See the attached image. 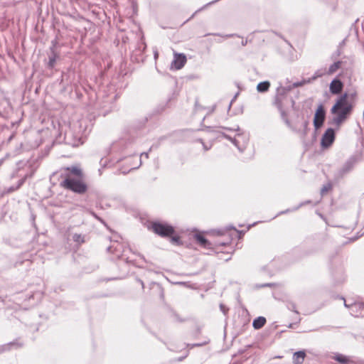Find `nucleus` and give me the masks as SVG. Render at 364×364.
<instances>
[{
	"instance_id": "obj_1",
	"label": "nucleus",
	"mask_w": 364,
	"mask_h": 364,
	"mask_svg": "<svg viewBox=\"0 0 364 364\" xmlns=\"http://www.w3.org/2000/svg\"><path fill=\"white\" fill-rule=\"evenodd\" d=\"M353 108V105L348 101V94L344 92L331 109V114L336 115L333 118L332 123L339 127L351 114Z\"/></svg>"
},
{
	"instance_id": "obj_2",
	"label": "nucleus",
	"mask_w": 364,
	"mask_h": 364,
	"mask_svg": "<svg viewBox=\"0 0 364 364\" xmlns=\"http://www.w3.org/2000/svg\"><path fill=\"white\" fill-rule=\"evenodd\" d=\"M17 168L15 171L11 175V178L21 177L18 181L16 188L18 189L23 185L28 178H31L34 175L38 168V165L34 161H18L16 164Z\"/></svg>"
},
{
	"instance_id": "obj_3",
	"label": "nucleus",
	"mask_w": 364,
	"mask_h": 364,
	"mask_svg": "<svg viewBox=\"0 0 364 364\" xmlns=\"http://www.w3.org/2000/svg\"><path fill=\"white\" fill-rule=\"evenodd\" d=\"M60 185L63 188L79 195L84 194L88 189L87 185L81 178H75L69 174L65 175Z\"/></svg>"
},
{
	"instance_id": "obj_4",
	"label": "nucleus",
	"mask_w": 364,
	"mask_h": 364,
	"mask_svg": "<svg viewBox=\"0 0 364 364\" xmlns=\"http://www.w3.org/2000/svg\"><path fill=\"white\" fill-rule=\"evenodd\" d=\"M222 129L230 131H235L238 132L236 136L233 138L225 133H222V136L224 138L230 141L240 152H242L246 148V146L249 141L248 136L240 132V129L239 126H237L236 128L222 127Z\"/></svg>"
},
{
	"instance_id": "obj_5",
	"label": "nucleus",
	"mask_w": 364,
	"mask_h": 364,
	"mask_svg": "<svg viewBox=\"0 0 364 364\" xmlns=\"http://www.w3.org/2000/svg\"><path fill=\"white\" fill-rule=\"evenodd\" d=\"M295 101L292 97H289L287 93H285L283 90H276V95L273 101V105L277 108L291 107L294 109Z\"/></svg>"
},
{
	"instance_id": "obj_6",
	"label": "nucleus",
	"mask_w": 364,
	"mask_h": 364,
	"mask_svg": "<svg viewBox=\"0 0 364 364\" xmlns=\"http://www.w3.org/2000/svg\"><path fill=\"white\" fill-rule=\"evenodd\" d=\"M107 250L108 252H112L116 255V257L118 259L124 260L127 263H132V264L135 265L136 267L143 268V267L140 264H138L135 262L134 260H129L127 257H126L125 253L127 252H131L130 248H124V246L122 244H116V245H112L107 248Z\"/></svg>"
},
{
	"instance_id": "obj_7",
	"label": "nucleus",
	"mask_w": 364,
	"mask_h": 364,
	"mask_svg": "<svg viewBox=\"0 0 364 364\" xmlns=\"http://www.w3.org/2000/svg\"><path fill=\"white\" fill-rule=\"evenodd\" d=\"M152 230L156 234L162 237H168L175 233L174 228L166 223L154 222Z\"/></svg>"
},
{
	"instance_id": "obj_8",
	"label": "nucleus",
	"mask_w": 364,
	"mask_h": 364,
	"mask_svg": "<svg viewBox=\"0 0 364 364\" xmlns=\"http://www.w3.org/2000/svg\"><path fill=\"white\" fill-rule=\"evenodd\" d=\"M356 162V159L354 156L350 157L342 166V167L338 170L335 173L334 177L336 181H339L343 178L345 175L348 173L354 167Z\"/></svg>"
},
{
	"instance_id": "obj_9",
	"label": "nucleus",
	"mask_w": 364,
	"mask_h": 364,
	"mask_svg": "<svg viewBox=\"0 0 364 364\" xmlns=\"http://www.w3.org/2000/svg\"><path fill=\"white\" fill-rule=\"evenodd\" d=\"M341 299L344 301L345 306L349 309L351 316L354 317H362L364 316V303L354 302L351 304H348L343 297H341Z\"/></svg>"
},
{
	"instance_id": "obj_10",
	"label": "nucleus",
	"mask_w": 364,
	"mask_h": 364,
	"mask_svg": "<svg viewBox=\"0 0 364 364\" xmlns=\"http://www.w3.org/2000/svg\"><path fill=\"white\" fill-rule=\"evenodd\" d=\"M326 118V111L322 105H320L314 114V126L315 129H318L322 127Z\"/></svg>"
},
{
	"instance_id": "obj_11",
	"label": "nucleus",
	"mask_w": 364,
	"mask_h": 364,
	"mask_svg": "<svg viewBox=\"0 0 364 364\" xmlns=\"http://www.w3.org/2000/svg\"><path fill=\"white\" fill-rule=\"evenodd\" d=\"M335 131L333 128H328L321 137V145L323 148H328L335 140Z\"/></svg>"
},
{
	"instance_id": "obj_12",
	"label": "nucleus",
	"mask_w": 364,
	"mask_h": 364,
	"mask_svg": "<svg viewBox=\"0 0 364 364\" xmlns=\"http://www.w3.org/2000/svg\"><path fill=\"white\" fill-rule=\"evenodd\" d=\"M307 83H310V80H306V79H304L301 81L295 82L291 84L289 80L287 78L285 84L283 85L282 83H279V85L277 89L283 90L285 93L288 94L293 88L303 86Z\"/></svg>"
},
{
	"instance_id": "obj_13",
	"label": "nucleus",
	"mask_w": 364,
	"mask_h": 364,
	"mask_svg": "<svg viewBox=\"0 0 364 364\" xmlns=\"http://www.w3.org/2000/svg\"><path fill=\"white\" fill-rule=\"evenodd\" d=\"M186 63V57L183 53H176L174 55V59L172 62L171 65L173 66L176 70L182 68Z\"/></svg>"
},
{
	"instance_id": "obj_14",
	"label": "nucleus",
	"mask_w": 364,
	"mask_h": 364,
	"mask_svg": "<svg viewBox=\"0 0 364 364\" xmlns=\"http://www.w3.org/2000/svg\"><path fill=\"white\" fill-rule=\"evenodd\" d=\"M343 84L341 80L335 78L330 83V92L333 95L340 94L343 90Z\"/></svg>"
},
{
	"instance_id": "obj_15",
	"label": "nucleus",
	"mask_w": 364,
	"mask_h": 364,
	"mask_svg": "<svg viewBox=\"0 0 364 364\" xmlns=\"http://www.w3.org/2000/svg\"><path fill=\"white\" fill-rule=\"evenodd\" d=\"M59 58L58 54L53 50V48H50V53L48 55V61L46 67L49 70H52L55 66L56 60Z\"/></svg>"
},
{
	"instance_id": "obj_16",
	"label": "nucleus",
	"mask_w": 364,
	"mask_h": 364,
	"mask_svg": "<svg viewBox=\"0 0 364 364\" xmlns=\"http://www.w3.org/2000/svg\"><path fill=\"white\" fill-rule=\"evenodd\" d=\"M197 242L203 248L211 250L213 249V245L203 235L196 233L194 235Z\"/></svg>"
},
{
	"instance_id": "obj_17",
	"label": "nucleus",
	"mask_w": 364,
	"mask_h": 364,
	"mask_svg": "<svg viewBox=\"0 0 364 364\" xmlns=\"http://www.w3.org/2000/svg\"><path fill=\"white\" fill-rule=\"evenodd\" d=\"M65 170L68 172V173H67V174H69L70 176L73 175V176L78 177L80 178H82V176H83L82 171L81 168L77 166H70V167H66L65 168ZM65 175H66V173H65Z\"/></svg>"
},
{
	"instance_id": "obj_18",
	"label": "nucleus",
	"mask_w": 364,
	"mask_h": 364,
	"mask_svg": "<svg viewBox=\"0 0 364 364\" xmlns=\"http://www.w3.org/2000/svg\"><path fill=\"white\" fill-rule=\"evenodd\" d=\"M306 355V352L304 350L295 352L292 358L294 364H303Z\"/></svg>"
},
{
	"instance_id": "obj_19",
	"label": "nucleus",
	"mask_w": 364,
	"mask_h": 364,
	"mask_svg": "<svg viewBox=\"0 0 364 364\" xmlns=\"http://www.w3.org/2000/svg\"><path fill=\"white\" fill-rule=\"evenodd\" d=\"M71 75L74 76L73 72L68 71L66 73L63 72L62 73V79H61L60 84H62V85L63 87H65L68 86L69 85L72 84L73 80L71 79Z\"/></svg>"
},
{
	"instance_id": "obj_20",
	"label": "nucleus",
	"mask_w": 364,
	"mask_h": 364,
	"mask_svg": "<svg viewBox=\"0 0 364 364\" xmlns=\"http://www.w3.org/2000/svg\"><path fill=\"white\" fill-rule=\"evenodd\" d=\"M311 203H312V201L311 200H307L303 201L301 203H299L297 206L294 207L293 208H288V209H286L284 210H282V211L279 212L277 215V216L280 215H283V214H286V213H290V212L296 211L297 210H299L302 206L308 205V204H311Z\"/></svg>"
},
{
	"instance_id": "obj_21",
	"label": "nucleus",
	"mask_w": 364,
	"mask_h": 364,
	"mask_svg": "<svg viewBox=\"0 0 364 364\" xmlns=\"http://www.w3.org/2000/svg\"><path fill=\"white\" fill-rule=\"evenodd\" d=\"M266 321L264 316H258L253 320L252 326L256 330L260 329L265 325Z\"/></svg>"
},
{
	"instance_id": "obj_22",
	"label": "nucleus",
	"mask_w": 364,
	"mask_h": 364,
	"mask_svg": "<svg viewBox=\"0 0 364 364\" xmlns=\"http://www.w3.org/2000/svg\"><path fill=\"white\" fill-rule=\"evenodd\" d=\"M269 87H270V82L269 81L266 80V81L260 82L257 85V90L261 93L266 92L269 90Z\"/></svg>"
},
{
	"instance_id": "obj_23",
	"label": "nucleus",
	"mask_w": 364,
	"mask_h": 364,
	"mask_svg": "<svg viewBox=\"0 0 364 364\" xmlns=\"http://www.w3.org/2000/svg\"><path fill=\"white\" fill-rule=\"evenodd\" d=\"M72 240L75 242L77 245H81L83 244L85 240V235L79 233H73L72 234Z\"/></svg>"
},
{
	"instance_id": "obj_24",
	"label": "nucleus",
	"mask_w": 364,
	"mask_h": 364,
	"mask_svg": "<svg viewBox=\"0 0 364 364\" xmlns=\"http://www.w3.org/2000/svg\"><path fill=\"white\" fill-rule=\"evenodd\" d=\"M333 358L340 363H342V364H347L350 362V359L349 358H348L347 356L343 355V354H341V353H336L333 357Z\"/></svg>"
},
{
	"instance_id": "obj_25",
	"label": "nucleus",
	"mask_w": 364,
	"mask_h": 364,
	"mask_svg": "<svg viewBox=\"0 0 364 364\" xmlns=\"http://www.w3.org/2000/svg\"><path fill=\"white\" fill-rule=\"evenodd\" d=\"M342 62L338 60L335 63H333L332 65H330L328 70V74H333L341 66Z\"/></svg>"
},
{
	"instance_id": "obj_26",
	"label": "nucleus",
	"mask_w": 364,
	"mask_h": 364,
	"mask_svg": "<svg viewBox=\"0 0 364 364\" xmlns=\"http://www.w3.org/2000/svg\"><path fill=\"white\" fill-rule=\"evenodd\" d=\"M287 307L289 310L294 312L296 314H299V311L296 310V304L294 302L289 301L287 304Z\"/></svg>"
},
{
	"instance_id": "obj_27",
	"label": "nucleus",
	"mask_w": 364,
	"mask_h": 364,
	"mask_svg": "<svg viewBox=\"0 0 364 364\" xmlns=\"http://www.w3.org/2000/svg\"><path fill=\"white\" fill-rule=\"evenodd\" d=\"M323 75H324V72L317 70L316 72H315L314 75L311 78H309L306 80H310L311 82L313 80L317 79L318 77L323 76Z\"/></svg>"
},
{
	"instance_id": "obj_28",
	"label": "nucleus",
	"mask_w": 364,
	"mask_h": 364,
	"mask_svg": "<svg viewBox=\"0 0 364 364\" xmlns=\"http://www.w3.org/2000/svg\"><path fill=\"white\" fill-rule=\"evenodd\" d=\"M332 188V185L328 183L326 185H324L321 189V195L324 194L326 192L328 191L329 190H331Z\"/></svg>"
},
{
	"instance_id": "obj_29",
	"label": "nucleus",
	"mask_w": 364,
	"mask_h": 364,
	"mask_svg": "<svg viewBox=\"0 0 364 364\" xmlns=\"http://www.w3.org/2000/svg\"><path fill=\"white\" fill-rule=\"evenodd\" d=\"M286 108L287 107H282L281 109H278V110L280 112L281 118H282V120L288 119L287 114V112L285 111Z\"/></svg>"
},
{
	"instance_id": "obj_30",
	"label": "nucleus",
	"mask_w": 364,
	"mask_h": 364,
	"mask_svg": "<svg viewBox=\"0 0 364 364\" xmlns=\"http://www.w3.org/2000/svg\"><path fill=\"white\" fill-rule=\"evenodd\" d=\"M169 237H171V242L172 243L176 244V245H178L180 243V237H179V236L174 235V234H173L171 236H170Z\"/></svg>"
},
{
	"instance_id": "obj_31",
	"label": "nucleus",
	"mask_w": 364,
	"mask_h": 364,
	"mask_svg": "<svg viewBox=\"0 0 364 364\" xmlns=\"http://www.w3.org/2000/svg\"><path fill=\"white\" fill-rule=\"evenodd\" d=\"M210 342V340L208 339L207 341H205L203 343H193L191 345V348H193V347H199V346H203L205 344H208V343Z\"/></svg>"
},
{
	"instance_id": "obj_32",
	"label": "nucleus",
	"mask_w": 364,
	"mask_h": 364,
	"mask_svg": "<svg viewBox=\"0 0 364 364\" xmlns=\"http://www.w3.org/2000/svg\"><path fill=\"white\" fill-rule=\"evenodd\" d=\"M276 286V284L275 283H265V284H259L257 286L258 288H263V287H275Z\"/></svg>"
},
{
	"instance_id": "obj_33",
	"label": "nucleus",
	"mask_w": 364,
	"mask_h": 364,
	"mask_svg": "<svg viewBox=\"0 0 364 364\" xmlns=\"http://www.w3.org/2000/svg\"><path fill=\"white\" fill-rule=\"evenodd\" d=\"M220 309L225 315H226L229 311V309L223 304H220Z\"/></svg>"
},
{
	"instance_id": "obj_34",
	"label": "nucleus",
	"mask_w": 364,
	"mask_h": 364,
	"mask_svg": "<svg viewBox=\"0 0 364 364\" xmlns=\"http://www.w3.org/2000/svg\"><path fill=\"white\" fill-rule=\"evenodd\" d=\"M90 214H91V215H92L95 218H96L97 220H99V221H100L101 223H105V222H104V220H103L101 218H100V217H99V216H98V215H97L95 212L91 211V212H90Z\"/></svg>"
},
{
	"instance_id": "obj_35",
	"label": "nucleus",
	"mask_w": 364,
	"mask_h": 364,
	"mask_svg": "<svg viewBox=\"0 0 364 364\" xmlns=\"http://www.w3.org/2000/svg\"><path fill=\"white\" fill-rule=\"evenodd\" d=\"M18 188H16V186H12L11 187H9L7 190V192L8 193H11V192H14L15 191H17Z\"/></svg>"
},
{
	"instance_id": "obj_36",
	"label": "nucleus",
	"mask_w": 364,
	"mask_h": 364,
	"mask_svg": "<svg viewBox=\"0 0 364 364\" xmlns=\"http://www.w3.org/2000/svg\"><path fill=\"white\" fill-rule=\"evenodd\" d=\"M308 125H309V122L307 121L304 122V134L306 135V133H307V130H308Z\"/></svg>"
},
{
	"instance_id": "obj_37",
	"label": "nucleus",
	"mask_w": 364,
	"mask_h": 364,
	"mask_svg": "<svg viewBox=\"0 0 364 364\" xmlns=\"http://www.w3.org/2000/svg\"><path fill=\"white\" fill-rule=\"evenodd\" d=\"M202 130H205V131H207V132H213V127L205 126L204 128L202 129Z\"/></svg>"
},
{
	"instance_id": "obj_38",
	"label": "nucleus",
	"mask_w": 364,
	"mask_h": 364,
	"mask_svg": "<svg viewBox=\"0 0 364 364\" xmlns=\"http://www.w3.org/2000/svg\"><path fill=\"white\" fill-rule=\"evenodd\" d=\"M203 146V149L205 150V151H208L210 149L211 146H207L202 140H200Z\"/></svg>"
},
{
	"instance_id": "obj_39",
	"label": "nucleus",
	"mask_w": 364,
	"mask_h": 364,
	"mask_svg": "<svg viewBox=\"0 0 364 364\" xmlns=\"http://www.w3.org/2000/svg\"><path fill=\"white\" fill-rule=\"evenodd\" d=\"M51 43H52V46H50V48H53V50H55V46L57 44V41L55 40L52 41Z\"/></svg>"
},
{
	"instance_id": "obj_40",
	"label": "nucleus",
	"mask_w": 364,
	"mask_h": 364,
	"mask_svg": "<svg viewBox=\"0 0 364 364\" xmlns=\"http://www.w3.org/2000/svg\"><path fill=\"white\" fill-rule=\"evenodd\" d=\"M217 244L220 246H225L229 244V242H218Z\"/></svg>"
},
{
	"instance_id": "obj_41",
	"label": "nucleus",
	"mask_w": 364,
	"mask_h": 364,
	"mask_svg": "<svg viewBox=\"0 0 364 364\" xmlns=\"http://www.w3.org/2000/svg\"><path fill=\"white\" fill-rule=\"evenodd\" d=\"M283 121L289 127H291V122L289 119H284Z\"/></svg>"
},
{
	"instance_id": "obj_42",
	"label": "nucleus",
	"mask_w": 364,
	"mask_h": 364,
	"mask_svg": "<svg viewBox=\"0 0 364 364\" xmlns=\"http://www.w3.org/2000/svg\"><path fill=\"white\" fill-rule=\"evenodd\" d=\"M144 156L145 158H149V153L148 152H143L141 154V157Z\"/></svg>"
},
{
	"instance_id": "obj_43",
	"label": "nucleus",
	"mask_w": 364,
	"mask_h": 364,
	"mask_svg": "<svg viewBox=\"0 0 364 364\" xmlns=\"http://www.w3.org/2000/svg\"><path fill=\"white\" fill-rule=\"evenodd\" d=\"M341 48H338L334 55H336V56H339L341 55Z\"/></svg>"
},
{
	"instance_id": "obj_44",
	"label": "nucleus",
	"mask_w": 364,
	"mask_h": 364,
	"mask_svg": "<svg viewBox=\"0 0 364 364\" xmlns=\"http://www.w3.org/2000/svg\"><path fill=\"white\" fill-rule=\"evenodd\" d=\"M137 282L141 285L142 289H144V282L142 280H141L140 279H137Z\"/></svg>"
},
{
	"instance_id": "obj_45",
	"label": "nucleus",
	"mask_w": 364,
	"mask_h": 364,
	"mask_svg": "<svg viewBox=\"0 0 364 364\" xmlns=\"http://www.w3.org/2000/svg\"><path fill=\"white\" fill-rule=\"evenodd\" d=\"M231 228L234 229V230H235L238 234H240V235H242V234H244V233H245V232H243V231H239V230H236V229H235V228H233V227H232Z\"/></svg>"
},
{
	"instance_id": "obj_46",
	"label": "nucleus",
	"mask_w": 364,
	"mask_h": 364,
	"mask_svg": "<svg viewBox=\"0 0 364 364\" xmlns=\"http://www.w3.org/2000/svg\"><path fill=\"white\" fill-rule=\"evenodd\" d=\"M345 44V40H343L340 43H339V46H338V48H341L343 46H344Z\"/></svg>"
},
{
	"instance_id": "obj_47",
	"label": "nucleus",
	"mask_w": 364,
	"mask_h": 364,
	"mask_svg": "<svg viewBox=\"0 0 364 364\" xmlns=\"http://www.w3.org/2000/svg\"><path fill=\"white\" fill-rule=\"evenodd\" d=\"M139 256L141 257V259L144 262H146V260L145 257H144L143 255H139Z\"/></svg>"
},
{
	"instance_id": "obj_48",
	"label": "nucleus",
	"mask_w": 364,
	"mask_h": 364,
	"mask_svg": "<svg viewBox=\"0 0 364 364\" xmlns=\"http://www.w3.org/2000/svg\"><path fill=\"white\" fill-rule=\"evenodd\" d=\"M247 40H245V41H242V45L243 46H245L247 45Z\"/></svg>"
},
{
	"instance_id": "obj_49",
	"label": "nucleus",
	"mask_w": 364,
	"mask_h": 364,
	"mask_svg": "<svg viewBox=\"0 0 364 364\" xmlns=\"http://www.w3.org/2000/svg\"><path fill=\"white\" fill-rule=\"evenodd\" d=\"M236 36L235 34H228V35H226L225 37L227 38H230V37H232V36Z\"/></svg>"
},
{
	"instance_id": "obj_50",
	"label": "nucleus",
	"mask_w": 364,
	"mask_h": 364,
	"mask_svg": "<svg viewBox=\"0 0 364 364\" xmlns=\"http://www.w3.org/2000/svg\"><path fill=\"white\" fill-rule=\"evenodd\" d=\"M208 35H210V34L208 33V34H206L205 36H208ZM211 35H213V36H220L219 33H212Z\"/></svg>"
},
{
	"instance_id": "obj_51",
	"label": "nucleus",
	"mask_w": 364,
	"mask_h": 364,
	"mask_svg": "<svg viewBox=\"0 0 364 364\" xmlns=\"http://www.w3.org/2000/svg\"><path fill=\"white\" fill-rule=\"evenodd\" d=\"M240 141L241 144H243V138H240Z\"/></svg>"
},
{
	"instance_id": "obj_52",
	"label": "nucleus",
	"mask_w": 364,
	"mask_h": 364,
	"mask_svg": "<svg viewBox=\"0 0 364 364\" xmlns=\"http://www.w3.org/2000/svg\"><path fill=\"white\" fill-rule=\"evenodd\" d=\"M138 168V167L132 168H130V170H129V171H127V173H129V171H130L131 170L136 169V168Z\"/></svg>"
},
{
	"instance_id": "obj_53",
	"label": "nucleus",
	"mask_w": 364,
	"mask_h": 364,
	"mask_svg": "<svg viewBox=\"0 0 364 364\" xmlns=\"http://www.w3.org/2000/svg\"><path fill=\"white\" fill-rule=\"evenodd\" d=\"M3 162H4V159H1L0 160V166H1V164H3Z\"/></svg>"
},
{
	"instance_id": "obj_54",
	"label": "nucleus",
	"mask_w": 364,
	"mask_h": 364,
	"mask_svg": "<svg viewBox=\"0 0 364 364\" xmlns=\"http://www.w3.org/2000/svg\"><path fill=\"white\" fill-rule=\"evenodd\" d=\"M141 165V159H139V165L137 166L139 168V166H140Z\"/></svg>"
},
{
	"instance_id": "obj_55",
	"label": "nucleus",
	"mask_w": 364,
	"mask_h": 364,
	"mask_svg": "<svg viewBox=\"0 0 364 364\" xmlns=\"http://www.w3.org/2000/svg\"><path fill=\"white\" fill-rule=\"evenodd\" d=\"M183 357H181V358H179L178 359V361H182V360H183Z\"/></svg>"
},
{
	"instance_id": "obj_56",
	"label": "nucleus",
	"mask_w": 364,
	"mask_h": 364,
	"mask_svg": "<svg viewBox=\"0 0 364 364\" xmlns=\"http://www.w3.org/2000/svg\"><path fill=\"white\" fill-rule=\"evenodd\" d=\"M157 55H158V53H156L154 54V57H155V58H156V57H157Z\"/></svg>"
},
{
	"instance_id": "obj_57",
	"label": "nucleus",
	"mask_w": 364,
	"mask_h": 364,
	"mask_svg": "<svg viewBox=\"0 0 364 364\" xmlns=\"http://www.w3.org/2000/svg\"><path fill=\"white\" fill-rule=\"evenodd\" d=\"M292 326H293V324H292V323H290V324H289V328H291V327H292Z\"/></svg>"
},
{
	"instance_id": "obj_58",
	"label": "nucleus",
	"mask_w": 364,
	"mask_h": 364,
	"mask_svg": "<svg viewBox=\"0 0 364 364\" xmlns=\"http://www.w3.org/2000/svg\"><path fill=\"white\" fill-rule=\"evenodd\" d=\"M15 344H16V343H9V345H11V346H14V345H15Z\"/></svg>"
},
{
	"instance_id": "obj_59",
	"label": "nucleus",
	"mask_w": 364,
	"mask_h": 364,
	"mask_svg": "<svg viewBox=\"0 0 364 364\" xmlns=\"http://www.w3.org/2000/svg\"><path fill=\"white\" fill-rule=\"evenodd\" d=\"M343 279H343V277H342V278L340 279V282L343 281Z\"/></svg>"
},
{
	"instance_id": "obj_60",
	"label": "nucleus",
	"mask_w": 364,
	"mask_h": 364,
	"mask_svg": "<svg viewBox=\"0 0 364 364\" xmlns=\"http://www.w3.org/2000/svg\"><path fill=\"white\" fill-rule=\"evenodd\" d=\"M231 105H232V102H230V104L229 105V109L230 108Z\"/></svg>"
},
{
	"instance_id": "obj_61",
	"label": "nucleus",
	"mask_w": 364,
	"mask_h": 364,
	"mask_svg": "<svg viewBox=\"0 0 364 364\" xmlns=\"http://www.w3.org/2000/svg\"><path fill=\"white\" fill-rule=\"evenodd\" d=\"M340 272L341 273V274H343V270L341 269Z\"/></svg>"
},
{
	"instance_id": "obj_62",
	"label": "nucleus",
	"mask_w": 364,
	"mask_h": 364,
	"mask_svg": "<svg viewBox=\"0 0 364 364\" xmlns=\"http://www.w3.org/2000/svg\"><path fill=\"white\" fill-rule=\"evenodd\" d=\"M276 358H282V356H277Z\"/></svg>"
}]
</instances>
